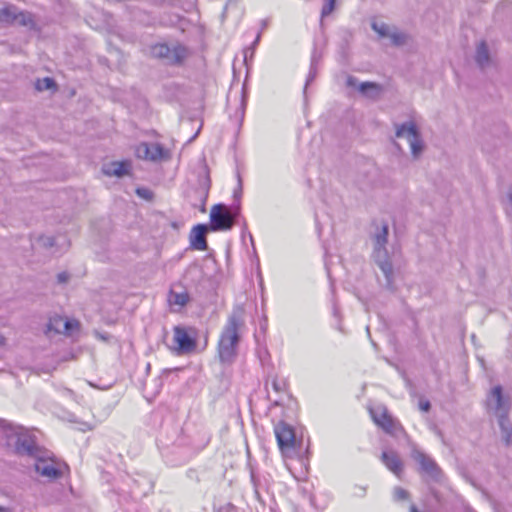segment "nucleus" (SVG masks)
Segmentation results:
<instances>
[{
  "mask_svg": "<svg viewBox=\"0 0 512 512\" xmlns=\"http://www.w3.org/2000/svg\"><path fill=\"white\" fill-rule=\"evenodd\" d=\"M485 406L487 412L495 416L501 429L502 439L508 446L512 439V423L509 420L511 400L505 395L501 385H496L487 393Z\"/></svg>",
  "mask_w": 512,
  "mask_h": 512,
  "instance_id": "f03ea898",
  "label": "nucleus"
},
{
  "mask_svg": "<svg viewBox=\"0 0 512 512\" xmlns=\"http://www.w3.org/2000/svg\"><path fill=\"white\" fill-rule=\"evenodd\" d=\"M317 65H318V58H317L316 53H314L312 55L310 70H309V74L306 79L304 92L306 91L307 86L313 82V80L315 79V77L317 75Z\"/></svg>",
  "mask_w": 512,
  "mask_h": 512,
  "instance_id": "aec40b11",
  "label": "nucleus"
},
{
  "mask_svg": "<svg viewBox=\"0 0 512 512\" xmlns=\"http://www.w3.org/2000/svg\"><path fill=\"white\" fill-rule=\"evenodd\" d=\"M372 239L374 245V261L384 274L386 287L391 288L393 284V266L386 249L388 240V224L382 223L380 227H377Z\"/></svg>",
  "mask_w": 512,
  "mask_h": 512,
  "instance_id": "7ed1b4c3",
  "label": "nucleus"
},
{
  "mask_svg": "<svg viewBox=\"0 0 512 512\" xmlns=\"http://www.w3.org/2000/svg\"><path fill=\"white\" fill-rule=\"evenodd\" d=\"M239 206L234 209L228 208L224 204H216L210 211V230L226 231L230 230L239 215Z\"/></svg>",
  "mask_w": 512,
  "mask_h": 512,
  "instance_id": "39448f33",
  "label": "nucleus"
},
{
  "mask_svg": "<svg viewBox=\"0 0 512 512\" xmlns=\"http://www.w3.org/2000/svg\"><path fill=\"white\" fill-rule=\"evenodd\" d=\"M259 39H260V33L257 35L253 45H256L258 43Z\"/></svg>",
  "mask_w": 512,
  "mask_h": 512,
  "instance_id": "58836bf2",
  "label": "nucleus"
},
{
  "mask_svg": "<svg viewBox=\"0 0 512 512\" xmlns=\"http://www.w3.org/2000/svg\"><path fill=\"white\" fill-rule=\"evenodd\" d=\"M370 414L373 421L381 427L385 432L392 433L395 422L391 415H389L386 407L377 406L375 408L370 409Z\"/></svg>",
  "mask_w": 512,
  "mask_h": 512,
  "instance_id": "4468645a",
  "label": "nucleus"
},
{
  "mask_svg": "<svg viewBox=\"0 0 512 512\" xmlns=\"http://www.w3.org/2000/svg\"><path fill=\"white\" fill-rule=\"evenodd\" d=\"M79 327V322L76 320H63L62 333L70 334L72 330Z\"/></svg>",
  "mask_w": 512,
  "mask_h": 512,
  "instance_id": "bb28decb",
  "label": "nucleus"
},
{
  "mask_svg": "<svg viewBox=\"0 0 512 512\" xmlns=\"http://www.w3.org/2000/svg\"><path fill=\"white\" fill-rule=\"evenodd\" d=\"M274 432L281 453L289 456L296 445L294 429L286 422L280 421L275 425Z\"/></svg>",
  "mask_w": 512,
  "mask_h": 512,
  "instance_id": "1a4fd4ad",
  "label": "nucleus"
},
{
  "mask_svg": "<svg viewBox=\"0 0 512 512\" xmlns=\"http://www.w3.org/2000/svg\"><path fill=\"white\" fill-rule=\"evenodd\" d=\"M411 457L419 465V471L435 482L442 478V470L433 458L417 448H413Z\"/></svg>",
  "mask_w": 512,
  "mask_h": 512,
  "instance_id": "0eeeda50",
  "label": "nucleus"
},
{
  "mask_svg": "<svg viewBox=\"0 0 512 512\" xmlns=\"http://www.w3.org/2000/svg\"><path fill=\"white\" fill-rule=\"evenodd\" d=\"M7 445L14 448L19 455L37 456L40 452L35 444L34 436L20 426L8 424L4 427Z\"/></svg>",
  "mask_w": 512,
  "mask_h": 512,
  "instance_id": "20e7f679",
  "label": "nucleus"
},
{
  "mask_svg": "<svg viewBox=\"0 0 512 512\" xmlns=\"http://www.w3.org/2000/svg\"><path fill=\"white\" fill-rule=\"evenodd\" d=\"M244 328L245 310L242 305H236L221 330L217 344V353L222 364L229 365L234 362Z\"/></svg>",
  "mask_w": 512,
  "mask_h": 512,
  "instance_id": "f257e3e1",
  "label": "nucleus"
},
{
  "mask_svg": "<svg viewBox=\"0 0 512 512\" xmlns=\"http://www.w3.org/2000/svg\"><path fill=\"white\" fill-rule=\"evenodd\" d=\"M136 194L140 198L145 199L147 201H151L153 199V197H154L153 192L150 189L144 188V187L137 188L136 189Z\"/></svg>",
  "mask_w": 512,
  "mask_h": 512,
  "instance_id": "c85d7f7f",
  "label": "nucleus"
},
{
  "mask_svg": "<svg viewBox=\"0 0 512 512\" xmlns=\"http://www.w3.org/2000/svg\"><path fill=\"white\" fill-rule=\"evenodd\" d=\"M394 127L395 136L397 138H406L409 142L412 156L418 158L423 151L424 144L415 122L408 121L402 124H394Z\"/></svg>",
  "mask_w": 512,
  "mask_h": 512,
  "instance_id": "423d86ee",
  "label": "nucleus"
},
{
  "mask_svg": "<svg viewBox=\"0 0 512 512\" xmlns=\"http://www.w3.org/2000/svg\"><path fill=\"white\" fill-rule=\"evenodd\" d=\"M55 87V81L50 77H45L43 79H38L35 83V88L38 91L49 90Z\"/></svg>",
  "mask_w": 512,
  "mask_h": 512,
  "instance_id": "5701e85b",
  "label": "nucleus"
},
{
  "mask_svg": "<svg viewBox=\"0 0 512 512\" xmlns=\"http://www.w3.org/2000/svg\"><path fill=\"white\" fill-rule=\"evenodd\" d=\"M44 244H45L46 246H53V245H54V239H53V238H51V237H48V238H46V240H45Z\"/></svg>",
  "mask_w": 512,
  "mask_h": 512,
  "instance_id": "72a5a7b5",
  "label": "nucleus"
},
{
  "mask_svg": "<svg viewBox=\"0 0 512 512\" xmlns=\"http://www.w3.org/2000/svg\"><path fill=\"white\" fill-rule=\"evenodd\" d=\"M387 38H389L391 43L395 46L403 45L406 41V35L398 31L396 28H392Z\"/></svg>",
  "mask_w": 512,
  "mask_h": 512,
  "instance_id": "412c9836",
  "label": "nucleus"
},
{
  "mask_svg": "<svg viewBox=\"0 0 512 512\" xmlns=\"http://www.w3.org/2000/svg\"><path fill=\"white\" fill-rule=\"evenodd\" d=\"M410 512H419L415 505H411Z\"/></svg>",
  "mask_w": 512,
  "mask_h": 512,
  "instance_id": "4c0bfd02",
  "label": "nucleus"
},
{
  "mask_svg": "<svg viewBox=\"0 0 512 512\" xmlns=\"http://www.w3.org/2000/svg\"><path fill=\"white\" fill-rule=\"evenodd\" d=\"M5 343H6V339H5V337H4L3 335H1V334H0V346L5 345Z\"/></svg>",
  "mask_w": 512,
  "mask_h": 512,
  "instance_id": "c9c22d12",
  "label": "nucleus"
},
{
  "mask_svg": "<svg viewBox=\"0 0 512 512\" xmlns=\"http://www.w3.org/2000/svg\"><path fill=\"white\" fill-rule=\"evenodd\" d=\"M136 155L140 159L152 162L167 161L171 158L170 151L157 142L140 143L136 148Z\"/></svg>",
  "mask_w": 512,
  "mask_h": 512,
  "instance_id": "6e6552de",
  "label": "nucleus"
},
{
  "mask_svg": "<svg viewBox=\"0 0 512 512\" xmlns=\"http://www.w3.org/2000/svg\"><path fill=\"white\" fill-rule=\"evenodd\" d=\"M35 458L34 468L38 474L49 479H58L62 476L61 469L55 465L53 460L43 458L40 453Z\"/></svg>",
  "mask_w": 512,
  "mask_h": 512,
  "instance_id": "ddd939ff",
  "label": "nucleus"
},
{
  "mask_svg": "<svg viewBox=\"0 0 512 512\" xmlns=\"http://www.w3.org/2000/svg\"><path fill=\"white\" fill-rule=\"evenodd\" d=\"M66 393L69 394V395H72L73 394V391L70 390V389H66Z\"/></svg>",
  "mask_w": 512,
  "mask_h": 512,
  "instance_id": "ea45409f",
  "label": "nucleus"
},
{
  "mask_svg": "<svg viewBox=\"0 0 512 512\" xmlns=\"http://www.w3.org/2000/svg\"><path fill=\"white\" fill-rule=\"evenodd\" d=\"M419 408L423 412H428L430 410V408H431V404H430V402L428 400L420 401Z\"/></svg>",
  "mask_w": 512,
  "mask_h": 512,
  "instance_id": "473e14b6",
  "label": "nucleus"
},
{
  "mask_svg": "<svg viewBox=\"0 0 512 512\" xmlns=\"http://www.w3.org/2000/svg\"><path fill=\"white\" fill-rule=\"evenodd\" d=\"M384 465L397 477L403 472V462L395 451H384L381 455Z\"/></svg>",
  "mask_w": 512,
  "mask_h": 512,
  "instance_id": "dca6fc26",
  "label": "nucleus"
},
{
  "mask_svg": "<svg viewBox=\"0 0 512 512\" xmlns=\"http://www.w3.org/2000/svg\"><path fill=\"white\" fill-rule=\"evenodd\" d=\"M152 3L161 7H174L176 5V0H152Z\"/></svg>",
  "mask_w": 512,
  "mask_h": 512,
  "instance_id": "7c9ffc66",
  "label": "nucleus"
},
{
  "mask_svg": "<svg viewBox=\"0 0 512 512\" xmlns=\"http://www.w3.org/2000/svg\"><path fill=\"white\" fill-rule=\"evenodd\" d=\"M475 61L482 69L490 65V54L485 41H481L476 47Z\"/></svg>",
  "mask_w": 512,
  "mask_h": 512,
  "instance_id": "a211bd4d",
  "label": "nucleus"
},
{
  "mask_svg": "<svg viewBox=\"0 0 512 512\" xmlns=\"http://www.w3.org/2000/svg\"><path fill=\"white\" fill-rule=\"evenodd\" d=\"M0 512H11V510L7 507L0 506Z\"/></svg>",
  "mask_w": 512,
  "mask_h": 512,
  "instance_id": "e433bc0d",
  "label": "nucleus"
},
{
  "mask_svg": "<svg viewBox=\"0 0 512 512\" xmlns=\"http://www.w3.org/2000/svg\"><path fill=\"white\" fill-rule=\"evenodd\" d=\"M409 493L401 487H395L393 491V497L396 501H403L408 499Z\"/></svg>",
  "mask_w": 512,
  "mask_h": 512,
  "instance_id": "cd10ccee",
  "label": "nucleus"
},
{
  "mask_svg": "<svg viewBox=\"0 0 512 512\" xmlns=\"http://www.w3.org/2000/svg\"><path fill=\"white\" fill-rule=\"evenodd\" d=\"M173 341L176 344L175 351L178 355L193 352L197 345L195 337L190 335L188 330L181 326L174 327Z\"/></svg>",
  "mask_w": 512,
  "mask_h": 512,
  "instance_id": "9b49d317",
  "label": "nucleus"
},
{
  "mask_svg": "<svg viewBox=\"0 0 512 512\" xmlns=\"http://www.w3.org/2000/svg\"><path fill=\"white\" fill-rule=\"evenodd\" d=\"M208 226L206 224H197L190 232L189 240L192 249L204 251L208 248L206 234Z\"/></svg>",
  "mask_w": 512,
  "mask_h": 512,
  "instance_id": "2eb2a0df",
  "label": "nucleus"
},
{
  "mask_svg": "<svg viewBox=\"0 0 512 512\" xmlns=\"http://www.w3.org/2000/svg\"><path fill=\"white\" fill-rule=\"evenodd\" d=\"M372 29L380 36L387 37L390 34L392 28L383 22H373Z\"/></svg>",
  "mask_w": 512,
  "mask_h": 512,
  "instance_id": "4be33fe9",
  "label": "nucleus"
},
{
  "mask_svg": "<svg viewBox=\"0 0 512 512\" xmlns=\"http://www.w3.org/2000/svg\"><path fill=\"white\" fill-rule=\"evenodd\" d=\"M70 278V275L67 272H60L57 275V281L60 284L67 283Z\"/></svg>",
  "mask_w": 512,
  "mask_h": 512,
  "instance_id": "2f4dec72",
  "label": "nucleus"
},
{
  "mask_svg": "<svg viewBox=\"0 0 512 512\" xmlns=\"http://www.w3.org/2000/svg\"><path fill=\"white\" fill-rule=\"evenodd\" d=\"M336 0H323L324 4L321 10V18L327 17L330 15L335 8Z\"/></svg>",
  "mask_w": 512,
  "mask_h": 512,
  "instance_id": "393cba45",
  "label": "nucleus"
},
{
  "mask_svg": "<svg viewBox=\"0 0 512 512\" xmlns=\"http://www.w3.org/2000/svg\"><path fill=\"white\" fill-rule=\"evenodd\" d=\"M154 57L167 60L171 64L181 63L187 56V49L182 45L173 47L167 44H156L151 48Z\"/></svg>",
  "mask_w": 512,
  "mask_h": 512,
  "instance_id": "9d476101",
  "label": "nucleus"
},
{
  "mask_svg": "<svg viewBox=\"0 0 512 512\" xmlns=\"http://www.w3.org/2000/svg\"><path fill=\"white\" fill-rule=\"evenodd\" d=\"M16 19V14L12 11L11 7H5L0 9V20L10 21Z\"/></svg>",
  "mask_w": 512,
  "mask_h": 512,
  "instance_id": "a878e982",
  "label": "nucleus"
},
{
  "mask_svg": "<svg viewBox=\"0 0 512 512\" xmlns=\"http://www.w3.org/2000/svg\"><path fill=\"white\" fill-rule=\"evenodd\" d=\"M129 168V162H112L103 168V172L108 176L122 177L128 174Z\"/></svg>",
  "mask_w": 512,
  "mask_h": 512,
  "instance_id": "f3484780",
  "label": "nucleus"
},
{
  "mask_svg": "<svg viewBox=\"0 0 512 512\" xmlns=\"http://www.w3.org/2000/svg\"><path fill=\"white\" fill-rule=\"evenodd\" d=\"M271 386H272V388H273V390H274L275 392H282V391H284V390H285V386H286V384H285V382H284V381H282V380L280 381V380H278L277 378H273V379H272V382H271Z\"/></svg>",
  "mask_w": 512,
  "mask_h": 512,
  "instance_id": "c756f323",
  "label": "nucleus"
},
{
  "mask_svg": "<svg viewBox=\"0 0 512 512\" xmlns=\"http://www.w3.org/2000/svg\"><path fill=\"white\" fill-rule=\"evenodd\" d=\"M189 299L190 297L187 291L175 292L172 290L170 291L168 300L171 305L183 307L188 303Z\"/></svg>",
  "mask_w": 512,
  "mask_h": 512,
  "instance_id": "6ab92c4d",
  "label": "nucleus"
},
{
  "mask_svg": "<svg viewBox=\"0 0 512 512\" xmlns=\"http://www.w3.org/2000/svg\"><path fill=\"white\" fill-rule=\"evenodd\" d=\"M507 197L510 205V212L512 213V192H509Z\"/></svg>",
  "mask_w": 512,
  "mask_h": 512,
  "instance_id": "f704fd0d",
  "label": "nucleus"
},
{
  "mask_svg": "<svg viewBox=\"0 0 512 512\" xmlns=\"http://www.w3.org/2000/svg\"><path fill=\"white\" fill-rule=\"evenodd\" d=\"M346 85L348 87L357 88L358 91L365 97L370 99H377L381 92V85L375 82H362L358 83V79L354 76H348L346 79Z\"/></svg>",
  "mask_w": 512,
  "mask_h": 512,
  "instance_id": "f8f14e48",
  "label": "nucleus"
},
{
  "mask_svg": "<svg viewBox=\"0 0 512 512\" xmlns=\"http://www.w3.org/2000/svg\"><path fill=\"white\" fill-rule=\"evenodd\" d=\"M63 320L64 319L60 316L51 318L47 325L48 331H55L56 333H62L61 328H63Z\"/></svg>",
  "mask_w": 512,
  "mask_h": 512,
  "instance_id": "b1692460",
  "label": "nucleus"
}]
</instances>
